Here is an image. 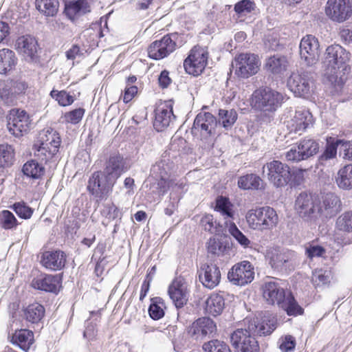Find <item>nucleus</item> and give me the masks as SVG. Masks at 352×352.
I'll list each match as a JSON object with an SVG mask.
<instances>
[{"mask_svg": "<svg viewBox=\"0 0 352 352\" xmlns=\"http://www.w3.org/2000/svg\"><path fill=\"white\" fill-rule=\"evenodd\" d=\"M286 96L271 87H260L252 94V107L265 116L274 114L283 104Z\"/></svg>", "mask_w": 352, "mask_h": 352, "instance_id": "obj_1", "label": "nucleus"}, {"mask_svg": "<svg viewBox=\"0 0 352 352\" xmlns=\"http://www.w3.org/2000/svg\"><path fill=\"white\" fill-rule=\"evenodd\" d=\"M245 218L250 227L254 230H271L278 223L276 211L270 206L250 210Z\"/></svg>", "mask_w": 352, "mask_h": 352, "instance_id": "obj_2", "label": "nucleus"}, {"mask_svg": "<svg viewBox=\"0 0 352 352\" xmlns=\"http://www.w3.org/2000/svg\"><path fill=\"white\" fill-rule=\"evenodd\" d=\"M39 138L40 145L34 151V157L39 161L47 162L58 153L60 137L56 131L50 128L43 130Z\"/></svg>", "mask_w": 352, "mask_h": 352, "instance_id": "obj_3", "label": "nucleus"}, {"mask_svg": "<svg viewBox=\"0 0 352 352\" xmlns=\"http://www.w3.org/2000/svg\"><path fill=\"white\" fill-rule=\"evenodd\" d=\"M287 87L295 96L309 98L315 89L313 74L303 70L292 72L287 80Z\"/></svg>", "mask_w": 352, "mask_h": 352, "instance_id": "obj_4", "label": "nucleus"}, {"mask_svg": "<svg viewBox=\"0 0 352 352\" xmlns=\"http://www.w3.org/2000/svg\"><path fill=\"white\" fill-rule=\"evenodd\" d=\"M349 59V52L340 45H331L327 48L324 63L327 67L326 74L330 80L336 79L337 70L345 65Z\"/></svg>", "mask_w": 352, "mask_h": 352, "instance_id": "obj_5", "label": "nucleus"}, {"mask_svg": "<svg viewBox=\"0 0 352 352\" xmlns=\"http://www.w3.org/2000/svg\"><path fill=\"white\" fill-rule=\"evenodd\" d=\"M174 167L175 165L172 161L168 158H163L151 168L152 174L160 179L158 185L163 194L168 189L181 190V186L177 185L174 179L170 178Z\"/></svg>", "mask_w": 352, "mask_h": 352, "instance_id": "obj_6", "label": "nucleus"}, {"mask_svg": "<svg viewBox=\"0 0 352 352\" xmlns=\"http://www.w3.org/2000/svg\"><path fill=\"white\" fill-rule=\"evenodd\" d=\"M245 328H240L235 330L230 336L232 345L237 349H241L243 343L248 342L249 337L255 336H265L273 329V325L265 328L264 325L260 327L256 326V321H248V318L244 320Z\"/></svg>", "mask_w": 352, "mask_h": 352, "instance_id": "obj_7", "label": "nucleus"}, {"mask_svg": "<svg viewBox=\"0 0 352 352\" xmlns=\"http://www.w3.org/2000/svg\"><path fill=\"white\" fill-rule=\"evenodd\" d=\"M260 60L254 54L241 53L232 62V67L235 69L234 74L239 78H248L256 74L259 70Z\"/></svg>", "mask_w": 352, "mask_h": 352, "instance_id": "obj_8", "label": "nucleus"}, {"mask_svg": "<svg viewBox=\"0 0 352 352\" xmlns=\"http://www.w3.org/2000/svg\"><path fill=\"white\" fill-rule=\"evenodd\" d=\"M115 184L105 173L96 171L89 179L87 190L95 197L102 199L112 191Z\"/></svg>", "mask_w": 352, "mask_h": 352, "instance_id": "obj_9", "label": "nucleus"}, {"mask_svg": "<svg viewBox=\"0 0 352 352\" xmlns=\"http://www.w3.org/2000/svg\"><path fill=\"white\" fill-rule=\"evenodd\" d=\"M176 33L167 34L161 39L153 41L148 47V56L155 60H160L173 52L177 47Z\"/></svg>", "mask_w": 352, "mask_h": 352, "instance_id": "obj_10", "label": "nucleus"}, {"mask_svg": "<svg viewBox=\"0 0 352 352\" xmlns=\"http://www.w3.org/2000/svg\"><path fill=\"white\" fill-rule=\"evenodd\" d=\"M267 170V178L276 188L286 186L291 179L289 167L280 161L274 160L263 167V173Z\"/></svg>", "mask_w": 352, "mask_h": 352, "instance_id": "obj_11", "label": "nucleus"}, {"mask_svg": "<svg viewBox=\"0 0 352 352\" xmlns=\"http://www.w3.org/2000/svg\"><path fill=\"white\" fill-rule=\"evenodd\" d=\"M208 58V53L206 49L200 47H193L184 62L186 72L193 76L201 74L206 66Z\"/></svg>", "mask_w": 352, "mask_h": 352, "instance_id": "obj_12", "label": "nucleus"}, {"mask_svg": "<svg viewBox=\"0 0 352 352\" xmlns=\"http://www.w3.org/2000/svg\"><path fill=\"white\" fill-rule=\"evenodd\" d=\"M254 278V267L247 261L234 265L228 273L229 281L238 286H243L250 283Z\"/></svg>", "mask_w": 352, "mask_h": 352, "instance_id": "obj_13", "label": "nucleus"}, {"mask_svg": "<svg viewBox=\"0 0 352 352\" xmlns=\"http://www.w3.org/2000/svg\"><path fill=\"white\" fill-rule=\"evenodd\" d=\"M31 125L29 115L24 110L12 109L8 117V129L15 137L23 136Z\"/></svg>", "mask_w": 352, "mask_h": 352, "instance_id": "obj_14", "label": "nucleus"}, {"mask_svg": "<svg viewBox=\"0 0 352 352\" xmlns=\"http://www.w3.org/2000/svg\"><path fill=\"white\" fill-rule=\"evenodd\" d=\"M325 12L332 21L342 23L351 16L352 3L350 0H328Z\"/></svg>", "mask_w": 352, "mask_h": 352, "instance_id": "obj_15", "label": "nucleus"}, {"mask_svg": "<svg viewBox=\"0 0 352 352\" xmlns=\"http://www.w3.org/2000/svg\"><path fill=\"white\" fill-rule=\"evenodd\" d=\"M319 42L313 35L304 36L300 43V56L305 63L311 66L316 64L320 56Z\"/></svg>", "mask_w": 352, "mask_h": 352, "instance_id": "obj_16", "label": "nucleus"}, {"mask_svg": "<svg viewBox=\"0 0 352 352\" xmlns=\"http://www.w3.org/2000/svg\"><path fill=\"white\" fill-rule=\"evenodd\" d=\"M217 329L214 321L208 317L199 318L194 321L187 329L188 335L197 341L209 338Z\"/></svg>", "mask_w": 352, "mask_h": 352, "instance_id": "obj_17", "label": "nucleus"}, {"mask_svg": "<svg viewBox=\"0 0 352 352\" xmlns=\"http://www.w3.org/2000/svg\"><path fill=\"white\" fill-rule=\"evenodd\" d=\"M317 208L318 206L311 194L301 192L296 197L295 210L302 219L309 220L316 217Z\"/></svg>", "mask_w": 352, "mask_h": 352, "instance_id": "obj_18", "label": "nucleus"}, {"mask_svg": "<svg viewBox=\"0 0 352 352\" xmlns=\"http://www.w3.org/2000/svg\"><path fill=\"white\" fill-rule=\"evenodd\" d=\"M263 296L270 305H277L278 307L287 294L285 289L276 280L265 282L263 287Z\"/></svg>", "mask_w": 352, "mask_h": 352, "instance_id": "obj_19", "label": "nucleus"}, {"mask_svg": "<svg viewBox=\"0 0 352 352\" xmlns=\"http://www.w3.org/2000/svg\"><path fill=\"white\" fill-rule=\"evenodd\" d=\"M173 104L172 100L166 101L155 109L153 126L157 131H163L175 118L173 111Z\"/></svg>", "mask_w": 352, "mask_h": 352, "instance_id": "obj_20", "label": "nucleus"}, {"mask_svg": "<svg viewBox=\"0 0 352 352\" xmlns=\"http://www.w3.org/2000/svg\"><path fill=\"white\" fill-rule=\"evenodd\" d=\"M199 280L208 289L217 287L221 280L219 268L214 264H203L198 270Z\"/></svg>", "mask_w": 352, "mask_h": 352, "instance_id": "obj_21", "label": "nucleus"}, {"mask_svg": "<svg viewBox=\"0 0 352 352\" xmlns=\"http://www.w3.org/2000/svg\"><path fill=\"white\" fill-rule=\"evenodd\" d=\"M15 49L27 61H34L37 58V41L30 35L19 37L16 41Z\"/></svg>", "mask_w": 352, "mask_h": 352, "instance_id": "obj_22", "label": "nucleus"}, {"mask_svg": "<svg viewBox=\"0 0 352 352\" xmlns=\"http://www.w3.org/2000/svg\"><path fill=\"white\" fill-rule=\"evenodd\" d=\"M313 123L311 113L305 109H297L294 117L287 122V127L295 133L303 132Z\"/></svg>", "mask_w": 352, "mask_h": 352, "instance_id": "obj_23", "label": "nucleus"}, {"mask_svg": "<svg viewBox=\"0 0 352 352\" xmlns=\"http://www.w3.org/2000/svg\"><path fill=\"white\" fill-rule=\"evenodd\" d=\"M61 283V278L58 275L45 274L41 275L32 281V286L34 289L47 292L57 293Z\"/></svg>", "mask_w": 352, "mask_h": 352, "instance_id": "obj_24", "label": "nucleus"}, {"mask_svg": "<svg viewBox=\"0 0 352 352\" xmlns=\"http://www.w3.org/2000/svg\"><path fill=\"white\" fill-rule=\"evenodd\" d=\"M41 263L50 270H60L65 265L66 254L60 250L46 251L42 254Z\"/></svg>", "mask_w": 352, "mask_h": 352, "instance_id": "obj_25", "label": "nucleus"}, {"mask_svg": "<svg viewBox=\"0 0 352 352\" xmlns=\"http://www.w3.org/2000/svg\"><path fill=\"white\" fill-rule=\"evenodd\" d=\"M168 294L177 308H181L188 301L186 286L179 278L173 280L168 287Z\"/></svg>", "mask_w": 352, "mask_h": 352, "instance_id": "obj_26", "label": "nucleus"}, {"mask_svg": "<svg viewBox=\"0 0 352 352\" xmlns=\"http://www.w3.org/2000/svg\"><path fill=\"white\" fill-rule=\"evenodd\" d=\"M126 170L124 158L120 154H113L107 161L103 172L116 182V180Z\"/></svg>", "mask_w": 352, "mask_h": 352, "instance_id": "obj_27", "label": "nucleus"}, {"mask_svg": "<svg viewBox=\"0 0 352 352\" xmlns=\"http://www.w3.org/2000/svg\"><path fill=\"white\" fill-rule=\"evenodd\" d=\"M8 338L10 342L24 351H28L33 344L34 333L31 330L21 329L16 330Z\"/></svg>", "mask_w": 352, "mask_h": 352, "instance_id": "obj_28", "label": "nucleus"}, {"mask_svg": "<svg viewBox=\"0 0 352 352\" xmlns=\"http://www.w3.org/2000/svg\"><path fill=\"white\" fill-rule=\"evenodd\" d=\"M340 201L333 193H327L322 197L320 206L317 208V214L327 218L335 215L339 210Z\"/></svg>", "mask_w": 352, "mask_h": 352, "instance_id": "obj_29", "label": "nucleus"}, {"mask_svg": "<svg viewBox=\"0 0 352 352\" xmlns=\"http://www.w3.org/2000/svg\"><path fill=\"white\" fill-rule=\"evenodd\" d=\"M91 10L89 0H77L69 2L65 6V14L74 21L80 16L89 13Z\"/></svg>", "mask_w": 352, "mask_h": 352, "instance_id": "obj_30", "label": "nucleus"}, {"mask_svg": "<svg viewBox=\"0 0 352 352\" xmlns=\"http://www.w3.org/2000/svg\"><path fill=\"white\" fill-rule=\"evenodd\" d=\"M216 124V118L212 113L201 112L197 115L194 120L192 129L200 131L206 135H210Z\"/></svg>", "mask_w": 352, "mask_h": 352, "instance_id": "obj_31", "label": "nucleus"}, {"mask_svg": "<svg viewBox=\"0 0 352 352\" xmlns=\"http://www.w3.org/2000/svg\"><path fill=\"white\" fill-rule=\"evenodd\" d=\"M270 264L277 270H287V264L291 261L292 253L274 249L267 254Z\"/></svg>", "mask_w": 352, "mask_h": 352, "instance_id": "obj_32", "label": "nucleus"}, {"mask_svg": "<svg viewBox=\"0 0 352 352\" xmlns=\"http://www.w3.org/2000/svg\"><path fill=\"white\" fill-rule=\"evenodd\" d=\"M23 318L32 324H38L42 322L45 313L44 307L38 303L34 302L29 305L23 310Z\"/></svg>", "mask_w": 352, "mask_h": 352, "instance_id": "obj_33", "label": "nucleus"}, {"mask_svg": "<svg viewBox=\"0 0 352 352\" xmlns=\"http://www.w3.org/2000/svg\"><path fill=\"white\" fill-rule=\"evenodd\" d=\"M214 210L219 212L223 217L225 223L228 226L230 223H233L234 211L233 210V205L230 201L229 199L223 197L219 196L216 199V205Z\"/></svg>", "mask_w": 352, "mask_h": 352, "instance_id": "obj_34", "label": "nucleus"}, {"mask_svg": "<svg viewBox=\"0 0 352 352\" xmlns=\"http://www.w3.org/2000/svg\"><path fill=\"white\" fill-rule=\"evenodd\" d=\"M225 302L223 297L218 294H212L205 302V311L209 315L217 316L223 310Z\"/></svg>", "mask_w": 352, "mask_h": 352, "instance_id": "obj_35", "label": "nucleus"}, {"mask_svg": "<svg viewBox=\"0 0 352 352\" xmlns=\"http://www.w3.org/2000/svg\"><path fill=\"white\" fill-rule=\"evenodd\" d=\"M16 63L17 58L12 50L7 48L0 50V74H6L13 70Z\"/></svg>", "mask_w": 352, "mask_h": 352, "instance_id": "obj_36", "label": "nucleus"}, {"mask_svg": "<svg viewBox=\"0 0 352 352\" xmlns=\"http://www.w3.org/2000/svg\"><path fill=\"white\" fill-rule=\"evenodd\" d=\"M238 186L243 190H263L265 188L263 179L253 173L240 177L238 179Z\"/></svg>", "mask_w": 352, "mask_h": 352, "instance_id": "obj_37", "label": "nucleus"}, {"mask_svg": "<svg viewBox=\"0 0 352 352\" xmlns=\"http://www.w3.org/2000/svg\"><path fill=\"white\" fill-rule=\"evenodd\" d=\"M288 60L284 56L274 55L267 59L266 69L274 74H283L288 67Z\"/></svg>", "mask_w": 352, "mask_h": 352, "instance_id": "obj_38", "label": "nucleus"}, {"mask_svg": "<svg viewBox=\"0 0 352 352\" xmlns=\"http://www.w3.org/2000/svg\"><path fill=\"white\" fill-rule=\"evenodd\" d=\"M336 182L340 188L352 189V164L346 165L338 170Z\"/></svg>", "mask_w": 352, "mask_h": 352, "instance_id": "obj_39", "label": "nucleus"}, {"mask_svg": "<svg viewBox=\"0 0 352 352\" xmlns=\"http://www.w3.org/2000/svg\"><path fill=\"white\" fill-rule=\"evenodd\" d=\"M37 158L31 161L27 162L23 167V172L26 176L33 178L38 179L45 173V168L43 165V162H37Z\"/></svg>", "mask_w": 352, "mask_h": 352, "instance_id": "obj_40", "label": "nucleus"}, {"mask_svg": "<svg viewBox=\"0 0 352 352\" xmlns=\"http://www.w3.org/2000/svg\"><path fill=\"white\" fill-rule=\"evenodd\" d=\"M279 307L285 310L287 315L290 316H300L304 312V309L298 305L290 292L287 294Z\"/></svg>", "mask_w": 352, "mask_h": 352, "instance_id": "obj_41", "label": "nucleus"}, {"mask_svg": "<svg viewBox=\"0 0 352 352\" xmlns=\"http://www.w3.org/2000/svg\"><path fill=\"white\" fill-rule=\"evenodd\" d=\"M58 0H36V9L47 16H54L58 10Z\"/></svg>", "mask_w": 352, "mask_h": 352, "instance_id": "obj_42", "label": "nucleus"}, {"mask_svg": "<svg viewBox=\"0 0 352 352\" xmlns=\"http://www.w3.org/2000/svg\"><path fill=\"white\" fill-rule=\"evenodd\" d=\"M298 145L302 157L305 160L316 154L319 149L318 143L313 139H304Z\"/></svg>", "mask_w": 352, "mask_h": 352, "instance_id": "obj_43", "label": "nucleus"}, {"mask_svg": "<svg viewBox=\"0 0 352 352\" xmlns=\"http://www.w3.org/2000/svg\"><path fill=\"white\" fill-rule=\"evenodd\" d=\"M341 142L342 140H337L336 142L327 143L324 151L318 157V162L321 165H325L328 161L336 157L337 148Z\"/></svg>", "mask_w": 352, "mask_h": 352, "instance_id": "obj_44", "label": "nucleus"}, {"mask_svg": "<svg viewBox=\"0 0 352 352\" xmlns=\"http://www.w3.org/2000/svg\"><path fill=\"white\" fill-rule=\"evenodd\" d=\"M237 113L234 109H219V122L226 129H230L237 120Z\"/></svg>", "mask_w": 352, "mask_h": 352, "instance_id": "obj_45", "label": "nucleus"}, {"mask_svg": "<svg viewBox=\"0 0 352 352\" xmlns=\"http://www.w3.org/2000/svg\"><path fill=\"white\" fill-rule=\"evenodd\" d=\"M331 272L322 269H317L313 272L311 281L316 287H320L330 283Z\"/></svg>", "mask_w": 352, "mask_h": 352, "instance_id": "obj_46", "label": "nucleus"}, {"mask_svg": "<svg viewBox=\"0 0 352 352\" xmlns=\"http://www.w3.org/2000/svg\"><path fill=\"white\" fill-rule=\"evenodd\" d=\"M200 224L204 230L211 234H217L221 231L219 224L214 219L212 214H205L200 221Z\"/></svg>", "mask_w": 352, "mask_h": 352, "instance_id": "obj_47", "label": "nucleus"}, {"mask_svg": "<svg viewBox=\"0 0 352 352\" xmlns=\"http://www.w3.org/2000/svg\"><path fill=\"white\" fill-rule=\"evenodd\" d=\"M50 95L53 99L58 102L59 105L63 107L70 105L74 101V97L63 90L58 91L53 89L51 91Z\"/></svg>", "mask_w": 352, "mask_h": 352, "instance_id": "obj_48", "label": "nucleus"}, {"mask_svg": "<svg viewBox=\"0 0 352 352\" xmlns=\"http://www.w3.org/2000/svg\"><path fill=\"white\" fill-rule=\"evenodd\" d=\"M203 349L205 352H231L229 346L225 342L218 340L204 343Z\"/></svg>", "mask_w": 352, "mask_h": 352, "instance_id": "obj_49", "label": "nucleus"}, {"mask_svg": "<svg viewBox=\"0 0 352 352\" xmlns=\"http://www.w3.org/2000/svg\"><path fill=\"white\" fill-rule=\"evenodd\" d=\"M336 226L338 230L344 232H352V211H349L341 214L336 221Z\"/></svg>", "mask_w": 352, "mask_h": 352, "instance_id": "obj_50", "label": "nucleus"}, {"mask_svg": "<svg viewBox=\"0 0 352 352\" xmlns=\"http://www.w3.org/2000/svg\"><path fill=\"white\" fill-rule=\"evenodd\" d=\"M160 301L161 299L159 298L151 299V303L148 308V314L153 320H159L164 316V311L162 309L163 303Z\"/></svg>", "mask_w": 352, "mask_h": 352, "instance_id": "obj_51", "label": "nucleus"}, {"mask_svg": "<svg viewBox=\"0 0 352 352\" xmlns=\"http://www.w3.org/2000/svg\"><path fill=\"white\" fill-rule=\"evenodd\" d=\"M228 227L229 233L242 247L245 248L249 246L250 241L239 230L234 223H230Z\"/></svg>", "mask_w": 352, "mask_h": 352, "instance_id": "obj_52", "label": "nucleus"}, {"mask_svg": "<svg viewBox=\"0 0 352 352\" xmlns=\"http://www.w3.org/2000/svg\"><path fill=\"white\" fill-rule=\"evenodd\" d=\"M0 219L2 228L6 230L12 229L17 225L16 219L9 210H3L1 212Z\"/></svg>", "mask_w": 352, "mask_h": 352, "instance_id": "obj_53", "label": "nucleus"}, {"mask_svg": "<svg viewBox=\"0 0 352 352\" xmlns=\"http://www.w3.org/2000/svg\"><path fill=\"white\" fill-rule=\"evenodd\" d=\"M255 3L251 0H241L234 6V11L240 16H245L254 10Z\"/></svg>", "mask_w": 352, "mask_h": 352, "instance_id": "obj_54", "label": "nucleus"}, {"mask_svg": "<svg viewBox=\"0 0 352 352\" xmlns=\"http://www.w3.org/2000/svg\"><path fill=\"white\" fill-rule=\"evenodd\" d=\"M12 208L19 217L24 219H30L34 211L32 208L26 205L24 202L15 203L12 206Z\"/></svg>", "mask_w": 352, "mask_h": 352, "instance_id": "obj_55", "label": "nucleus"}, {"mask_svg": "<svg viewBox=\"0 0 352 352\" xmlns=\"http://www.w3.org/2000/svg\"><path fill=\"white\" fill-rule=\"evenodd\" d=\"M85 109L82 108H78L71 111H69L64 115L65 121L67 123L73 124L80 122L84 116Z\"/></svg>", "mask_w": 352, "mask_h": 352, "instance_id": "obj_56", "label": "nucleus"}, {"mask_svg": "<svg viewBox=\"0 0 352 352\" xmlns=\"http://www.w3.org/2000/svg\"><path fill=\"white\" fill-rule=\"evenodd\" d=\"M207 248L208 253L219 256L223 254L226 246L223 245V243L220 241L214 238H210L208 242Z\"/></svg>", "mask_w": 352, "mask_h": 352, "instance_id": "obj_57", "label": "nucleus"}, {"mask_svg": "<svg viewBox=\"0 0 352 352\" xmlns=\"http://www.w3.org/2000/svg\"><path fill=\"white\" fill-rule=\"evenodd\" d=\"M102 214L106 218L111 220L117 218L120 219L122 216L120 209L113 204L105 205L102 211Z\"/></svg>", "mask_w": 352, "mask_h": 352, "instance_id": "obj_58", "label": "nucleus"}, {"mask_svg": "<svg viewBox=\"0 0 352 352\" xmlns=\"http://www.w3.org/2000/svg\"><path fill=\"white\" fill-rule=\"evenodd\" d=\"M325 253L323 247L314 244H309L305 248V254L307 258L313 259L315 257L322 256Z\"/></svg>", "mask_w": 352, "mask_h": 352, "instance_id": "obj_59", "label": "nucleus"}, {"mask_svg": "<svg viewBox=\"0 0 352 352\" xmlns=\"http://www.w3.org/2000/svg\"><path fill=\"white\" fill-rule=\"evenodd\" d=\"M296 346L295 338L290 336H286L280 339V349L283 352H289L294 349Z\"/></svg>", "mask_w": 352, "mask_h": 352, "instance_id": "obj_60", "label": "nucleus"}, {"mask_svg": "<svg viewBox=\"0 0 352 352\" xmlns=\"http://www.w3.org/2000/svg\"><path fill=\"white\" fill-rule=\"evenodd\" d=\"M248 342L243 343L240 349L241 352H259L258 341L254 336L249 337Z\"/></svg>", "mask_w": 352, "mask_h": 352, "instance_id": "obj_61", "label": "nucleus"}, {"mask_svg": "<svg viewBox=\"0 0 352 352\" xmlns=\"http://www.w3.org/2000/svg\"><path fill=\"white\" fill-rule=\"evenodd\" d=\"M300 152V150L298 149V145L294 146L285 153V158L289 162H299L304 160L305 159L304 157H302V155Z\"/></svg>", "mask_w": 352, "mask_h": 352, "instance_id": "obj_62", "label": "nucleus"}, {"mask_svg": "<svg viewBox=\"0 0 352 352\" xmlns=\"http://www.w3.org/2000/svg\"><path fill=\"white\" fill-rule=\"evenodd\" d=\"M14 91L8 86H5L0 89V98L6 104H10L14 99Z\"/></svg>", "mask_w": 352, "mask_h": 352, "instance_id": "obj_63", "label": "nucleus"}, {"mask_svg": "<svg viewBox=\"0 0 352 352\" xmlns=\"http://www.w3.org/2000/svg\"><path fill=\"white\" fill-rule=\"evenodd\" d=\"M340 145L343 151V158L352 160V140L347 142L342 140Z\"/></svg>", "mask_w": 352, "mask_h": 352, "instance_id": "obj_64", "label": "nucleus"}]
</instances>
